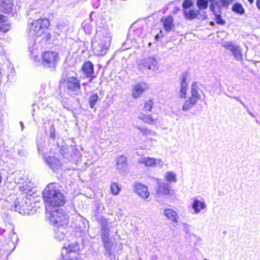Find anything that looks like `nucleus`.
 I'll return each instance as SVG.
<instances>
[{
    "instance_id": "f257e3e1",
    "label": "nucleus",
    "mask_w": 260,
    "mask_h": 260,
    "mask_svg": "<svg viewBox=\"0 0 260 260\" xmlns=\"http://www.w3.org/2000/svg\"><path fill=\"white\" fill-rule=\"evenodd\" d=\"M47 212H50L53 208L60 207L66 203V197L61 190V187L56 183L49 184L43 192Z\"/></svg>"
},
{
    "instance_id": "f03ea898",
    "label": "nucleus",
    "mask_w": 260,
    "mask_h": 260,
    "mask_svg": "<svg viewBox=\"0 0 260 260\" xmlns=\"http://www.w3.org/2000/svg\"><path fill=\"white\" fill-rule=\"evenodd\" d=\"M98 25L97 24L96 33L92 45L95 54L98 56H102L106 53L109 49L112 37L107 26Z\"/></svg>"
},
{
    "instance_id": "7ed1b4c3",
    "label": "nucleus",
    "mask_w": 260,
    "mask_h": 260,
    "mask_svg": "<svg viewBox=\"0 0 260 260\" xmlns=\"http://www.w3.org/2000/svg\"><path fill=\"white\" fill-rule=\"evenodd\" d=\"M14 226L11 223L6 225L5 229L0 228V236L4 239H0V251L11 253L15 248L19 241L18 235L14 232Z\"/></svg>"
},
{
    "instance_id": "20e7f679",
    "label": "nucleus",
    "mask_w": 260,
    "mask_h": 260,
    "mask_svg": "<svg viewBox=\"0 0 260 260\" xmlns=\"http://www.w3.org/2000/svg\"><path fill=\"white\" fill-rule=\"evenodd\" d=\"M200 89L199 84L197 82H193L191 85L190 94V95L186 98L183 103L181 110L183 112H187L192 109L196 105L198 101L201 98Z\"/></svg>"
},
{
    "instance_id": "39448f33",
    "label": "nucleus",
    "mask_w": 260,
    "mask_h": 260,
    "mask_svg": "<svg viewBox=\"0 0 260 260\" xmlns=\"http://www.w3.org/2000/svg\"><path fill=\"white\" fill-rule=\"evenodd\" d=\"M49 25V20L46 18L34 20L27 26V35L30 38L40 37L44 33L45 28Z\"/></svg>"
},
{
    "instance_id": "423d86ee",
    "label": "nucleus",
    "mask_w": 260,
    "mask_h": 260,
    "mask_svg": "<svg viewBox=\"0 0 260 260\" xmlns=\"http://www.w3.org/2000/svg\"><path fill=\"white\" fill-rule=\"evenodd\" d=\"M137 69L141 73L148 75L159 69L158 62L154 57H148L139 61Z\"/></svg>"
},
{
    "instance_id": "0eeeda50",
    "label": "nucleus",
    "mask_w": 260,
    "mask_h": 260,
    "mask_svg": "<svg viewBox=\"0 0 260 260\" xmlns=\"http://www.w3.org/2000/svg\"><path fill=\"white\" fill-rule=\"evenodd\" d=\"M50 214V221L56 226H64L67 224L69 216L66 211L61 209H57L48 212Z\"/></svg>"
},
{
    "instance_id": "6e6552de",
    "label": "nucleus",
    "mask_w": 260,
    "mask_h": 260,
    "mask_svg": "<svg viewBox=\"0 0 260 260\" xmlns=\"http://www.w3.org/2000/svg\"><path fill=\"white\" fill-rule=\"evenodd\" d=\"M42 65L46 68L53 70L56 68L59 61L58 54L54 51H46L42 54Z\"/></svg>"
},
{
    "instance_id": "1a4fd4ad",
    "label": "nucleus",
    "mask_w": 260,
    "mask_h": 260,
    "mask_svg": "<svg viewBox=\"0 0 260 260\" xmlns=\"http://www.w3.org/2000/svg\"><path fill=\"white\" fill-rule=\"evenodd\" d=\"M222 46L229 50L234 58L239 61L243 60V54L241 47L233 42L224 41L222 43Z\"/></svg>"
},
{
    "instance_id": "9d476101",
    "label": "nucleus",
    "mask_w": 260,
    "mask_h": 260,
    "mask_svg": "<svg viewBox=\"0 0 260 260\" xmlns=\"http://www.w3.org/2000/svg\"><path fill=\"white\" fill-rule=\"evenodd\" d=\"M66 88L71 92L78 94L80 89V82L75 77H69L64 82Z\"/></svg>"
},
{
    "instance_id": "9b49d317",
    "label": "nucleus",
    "mask_w": 260,
    "mask_h": 260,
    "mask_svg": "<svg viewBox=\"0 0 260 260\" xmlns=\"http://www.w3.org/2000/svg\"><path fill=\"white\" fill-rule=\"evenodd\" d=\"M138 163L143 164L146 167H157L161 169L164 165V162L160 159H155L153 157H146L139 159Z\"/></svg>"
},
{
    "instance_id": "f8f14e48",
    "label": "nucleus",
    "mask_w": 260,
    "mask_h": 260,
    "mask_svg": "<svg viewBox=\"0 0 260 260\" xmlns=\"http://www.w3.org/2000/svg\"><path fill=\"white\" fill-rule=\"evenodd\" d=\"M148 89V85L146 82H140L133 86L132 95L134 98H139Z\"/></svg>"
},
{
    "instance_id": "ddd939ff",
    "label": "nucleus",
    "mask_w": 260,
    "mask_h": 260,
    "mask_svg": "<svg viewBox=\"0 0 260 260\" xmlns=\"http://www.w3.org/2000/svg\"><path fill=\"white\" fill-rule=\"evenodd\" d=\"M79 247L76 242H73L71 244H64L61 250L62 257H68L71 256L72 254H75L78 251Z\"/></svg>"
},
{
    "instance_id": "4468645a",
    "label": "nucleus",
    "mask_w": 260,
    "mask_h": 260,
    "mask_svg": "<svg viewBox=\"0 0 260 260\" xmlns=\"http://www.w3.org/2000/svg\"><path fill=\"white\" fill-rule=\"evenodd\" d=\"M43 159L47 166L54 172L58 170L61 167V162L58 158L49 155L44 156Z\"/></svg>"
},
{
    "instance_id": "2eb2a0df",
    "label": "nucleus",
    "mask_w": 260,
    "mask_h": 260,
    "mask_svg": "<svg viewBox=\"0 0 260 260\" xmlns=\"http://www.w3.org/2000/svg\"><path fill=\"white\" fill-rule=\"evenodd\" d=\"M188 77L187 72H183L180 77V87L179 89V96L181 99H186L188 90V83L186 80Z\"/></svg>"
},
{
    "instance_id": "dca6fc26",
    "label": "nucleus",
    "mask_w": 260,
    "mask_h": 260,
    "mask_svg": "<svg viewBox=\"0 0 260 260\" xmlns=\"http://www.w3.org/2000/svg\"><path fill=\"white\" fill-rule=\"evenodd\" d=\"M18 188L22 193L29 196H32L36 190L33 183L30 181H24L18 185Z\"/></svg>"
},
{
    "instance_id": "f3484780",
    "label": "nucleus",
    "mask_w": 260,
    "mask_h": 260,
    "mask_svg": "<svg viewBox=\"0 0 260 260\" xmlns=\"http://www.w3.org/2000/svg\"><path fill=\"white\" fill-rule=\"evenodd\" d=\"M158 185L156 190V194L160 197L164 195H169L172 191L169 184L164 182H158Z\"/></svg>"
},
{
    "instance_id": "a211bd4d",
    "label": "nucleus",
    "mask_w": 260,
    "mask_h": 260,
    "mask_svg": "<svg viewBox=\"0 0 260 260\" xmlns=\"http://www.w3.org/2000/svg\"><path fill=\"white\" fill-rule=\"evenodd\" d=\"M14 7L13 0H0V11L7 14L12 13Z\"/></svg>"
},
{
    "instance_id": "6ab92c4d",
    "label": "nucleus",
    "mask_w": 260,
    "mask_h": 260,
    "mask_svg": "<svg viewBox=\"0 0 260 260\" xmlns=\"http://www.w3.org/2000/svg\"><path fill=\"white\" fill-rule=\"evenodd\" d=\"M191 207L193 210V213L198 214L201 211L206 209L207 205L205 202L201 201L196 198L193 200Z\"/></svg>"
},
{
    "instance_id": "aec40b11",
    "label": "nucleus",
    "mask_w": 260,
    "mask_h": 260,
    "mask_svg": "<svg viewBox=\"0 0 260 260\" xmlns=\"http://www.w3.org/2000/svg\"><path fill=\"white\" fill-rule=\"evenodd\" d=\"M134 189L137 194L143 199H147L149 196V192L148 191L147 187L141 184L136 183Z\"/></svg>"
},
{
    "instance_id": "412c9836",
    "label": "nucleus",
    "mask_w": 260,
    "mask_h": 260,
    "mask_svg": "<svg viewBox=\"0 0 260 260\" xmlns=\"http://www.w3.org/2000/svg\"><path fill=\"white\" fill-rule=\"evenodd\" d=\"M232 0H213L212 5H210V9L213 12H216V9L219 11L221 7L229 5Z\"/></svg>"
},
{
    "instance_id": "4be33fe9",
    "label": "nucleus",
    "mask_w": 260,
    "mask_h": 260,
    "mask_svg": "<svg viewBox=\"0 0 260 260\" xmlns=\"http://www.w3.org/2000/svg\"><path fill=\"white\" fill-rule=\"evenodd\" d=\"M163 214L173 222H178L179 216L177 213L171 208H166L164 210Z\"/></svg>"
},
{
    "instance_id": "5701e85b",
    "label": "nucleus",
    "mask_w": 260,
    "mask_h": 260,
    "mask_svg": "<svg viewBox=\"0 0 260 260\" xmlns=\"http://www.w3.org/2000/svg\"><path fill=\"white\" fill-rule=\"evenodd\" d=\"M161 22L162 23L164 29L167 32L170 31L174 28L173 19L171 16H164L162 17Z\"/></svg>"
},
{
    "instance_id": "b1692460",
    "label": "nucleus",
    "mask_w": 260,
    "mask_h": 260,
    "mask_svg": "<svg viewBox=\"0 0 260 260\" xmlns=\"http://www.w3.org/2000/svg\"><path fill=\"white\" fill-rule=\"evenodd\" d=\"M127 158L124 155L117 156L116 158V168L119 170H125L127 167Z\"/></svg>"
},
{
    "instance_id": "393cba45",
    "label": "nucleus",
    "mask_w": 260,
    "mask_h": 260,
    "mask_svg": "<svg viewBox=\"0 0 260 260\" xmlns=\"http://www.w3.org/2000/svg\"><path fill=\"white\" fill-rule=\"evenodd\" d=\"M82 69L86 77H90L93 75L94 73L93 64L90 61L85 62Z\"/></svg>"
},
{
    "instance_id": "a878e982",
    "label": "nucleus",
    "mask_w": 260,
    "mask_h": 260,
    "mask_svg": "<svg viewBox=\"0 0 260 260\" xmlns=\"http://www.w3.org/2000/svg\"><path fill=\"white\" fill-rule=\"evenodd\" d=\"M56 227L57 229L54 230L55 239L59 241H64L66 237L65 232H66L64 226Z\"/></svg>"
},
{
    "instance_id": "bb28decb",
    "label": "nucleus",
    "mask_w": 260,
    "mask_h": 260,
    "mask_svg": "<svg viewBox=\"0 0 260 260\" xmlns=\"http://www.w3.org/2000/svg\"><path fill=\"white\" fill-rule=\"evenodd\" d=\"M102 241L105 248V254L108 256L111 255L112 253L111 248L114 244L113 241L110 238L102 239Z\"/></svg>"
},
{
    "instance_id": "cd10ccee",
    "label": "nucleus",
    "mask_w": 260,
    "mask_h": 260,
    "mask_svg": "<svg viewBox=\"0 0 260 260\" xmlns=\"http://www.w3.org/2000/svg\"><path fill=\"white\" fill-rule=\"evenodd\" d=\"M199 14L198 10H185L184 11V15L186 19H193L197 17Z\"/></svg>"
},
{
    "instance_id": "c85d7f7f",
    "label": "nucleus",
    "mask_w": 260,
    "mask_h": 260,
    "mask_svg": "<svg viewBox=\"0 0 260 260\" xmlns=\"http://www.w3.org/2000/svg\"><path fill=\"white\" fill-rule=\"evenodd\" d=\"M139 118L144 122L149 124H152L154 123L155 120L152 118L151 115H146L145 114H141L139 115Z\"/></svg>"
},
{
    "instance_id": "c756f323",
    "label": "nucleus",
    "mask_w": 260,
    "mask_h": 260,
    "mask_svg": "<svg viewBox=\"0 0 260 260\" xmlns=\"http://www.w3.org/2000/svg\"><path fill=\"white\" fill-rule=\"evenodd\" d=\"M176 173L171 171H168L165 173V178L169 182H176Z\"/></svg>"
},
{
    "instance_id": "7c9ffc66",
    "label": "nucleus",
    "mask_w": 260,
    "mask_h": 260,
    "mask_svg": "<svg viewBox=\"0 0 260 260\" xmlns=\"http://www.w3.org/2000/svg\"><path fill=\"white\" fill-rule=\"evenodd\" d=\"M213 0H197V6L200 10H204L207 8L209 2L212 5Z\"/></svg>"
},
{
    "instance_id": "2f4dec72",
    "label": "nucleus",
    "mask_w": 260,
    "mask_h": 260,
    "mask_svg": "<svg viewBox=\"0 0 260 260\" xmlns=\"http://www.w3.org/2000/svg\"><path fill=\"white\" fill-rule=\"evenodd\" d=\"M99 100V96L97 93H92L89 98V103L90 107L93 109Z\"/></svg>"
},
{
    "instance_id": "473e14b6",
    "label": "nucleus",
    "mask_w": 260,
    "mask_h": 260,
    "mask_svg": "<svg viewBox=\"0 0 260 260\" xmlns=\"http://www.w3.org/2000/svg\"><path fill=\"white\" fill-rule=\"evenodd\" d=\"M232 10L240 15H243L245 12L244 9L242 5L239 3H236L233 5Z\"/></svg>"
},
{
    "instance_id": "72a5a7b5",
    "label": "nucleus",
    "mask_w": 260,
    "mask_h": 260,
    "mask_svg": "<svg viewBox=\"0 0 260 260\" xmlns=\"http://www.w3.org/2000/svg\"><path fill=\"white\" fill-rule=\"evenodd\" d=\"M121 189L116 183H113L111 185V191L114 195H117Z\"/></svg>"
},
{
    "instance_id": "f704fd0d",
    "label": "nucleus",
    "mask_w": 260,
    "mask_h": 260,
    "mask_svg": "<svg viewBox=\"0 0 260 260\" xmlns=\"http://www.w3.org/2000/svg\"><path fill=\"white\" fill-rule=\"evenodd\" d=\"M153 106V102L150 100L145 102L144 109L145 111L151 112Z\"/></svg>"
},
{
    "instance_id": "c9c22d12",
    "label": "nucleus",
    "mask_w": 260,
    "mask_h": 260,
    "mask_svg": "<svg viewBox=\"0 0 260 260\" xmlns=\"http://www.w3.org/2000/svg\"><path fill=\"white\" fill-rule=\"evenodd\" d=\"M14 208L16 211H17V212H19L20 213H21L22 211H24L25 208L24 207V205L20 204V203L19 202L15 201L14 203Z\"/></svg>"
},
{
    "instance_id": "e433bc0d",
    "label": "nucleus",
    "mask_w": 260,
    "mask_h": 260,
    "mask_svg": "<svg viewBox=\"0 0 260 260\" xmlns=\"http://www.w3.org/2000/svg\"><path fill=\"white\" fill-rule=\"evenodd\" d=\"M11 28V25L9 22H5L0 25V31L3 32H7Z\"/></svg>"
},
{
    "instance_id": "4c0bfd02",
    "label": "nucleus",
    "mask_w": 260,
    "mask_h": 260,
    "mask_svg": "<svg viewBox=\"0 0 260 260\" xmlns=\"http://www.w3.org/2000/svg\"><path fill=\"white\" fill-rule=\"evenodd\" d=\"M101 230H110V223L106 219H103L101 220Z\"/></svg>"
},
{
    "instance_id": "58836bf2",
    "label": "nucleus",
    "mask_w": 260,
    "mask_h": 260,
    "mask_svg": "<svg viewBox=\"0 0 260 260\" xmlns=\"http://www.w3.org/2000/svg\"><path fill=\"white\" fill-rule=\"evenodd\" d=\"M49 135L50 138L52 140H55L56 139L55 130L54 126L53 124H51L49 127Z\"/></svg>"
},
{
    "instance_id": "ea45409f",
    "label": "nucleus",
    "mask_w": 260,
    "mask_h": 260,
    "mask_svg": "<svg viewBox=\"0 0 260 260\" xmlns=\"http://www.w3.org/2000/svg\"><path fill=\"white\" fill-rule=\"evenodd\" d=\"M216 12H217V11H216V12L214 13L215 15V20L216 23L218 24H219V25H224L225 24L224 20H223L222 19L220 15L216 14Z\"/></svg>"
},
{
    "instance_id": "a19ab883",
    "label": "nucleus",
    "mask_w": 260,
    "mask_h": 260,
    "mask_svg": "<svg viewBox=\"0 0 260 260\" xmlns=\"http://www.w3.org/2000/svg\"><path fill=\"white\" fill-rule=\"evenodd\" d=\"M143 29L140 27L135 29L134 31V35L138 37H143Z\"/></svg>"
},
{
    "instance_id": "79ce46f5",
    "label": "nucleus",
    "mask_w": 260,
    "mask_h": 260,
    "mask_svg": "<svg viewBox=\"0 0 260 260\" xmlns=\"http://www.w3.org/2000/svg\"><path fill=\"white\" fill-rule=\"evenodd\" d=\"M45 148L44 143H38V150L39 153L42 154V155L44 156H46L44 154V149Z\"/></svg>"
},
{
    "instance_id": "37998d69",
    "label": "nucleus",
    "mask_w": 260,
    "mask_h": 260,
    "mask_svg": "<svg viewBox=\"0 0 260 260\" xmlns=\"http://www.w3.org/2000/svg\"><path fill=\"white\" fill-rule=\"evenodd\" d=\"M110 232V231L101 230L102 240L106 239V238H110L109 237Z\"/></svg>"
},
{
    "instance_id": "c03bdc74",
    "label": "nucleus",
    "mask_w": 260,
    "mask_h": 260,
    "mask_svg": "<svg viewBox=\"0 0 260 260\" xmlns=\"http://www.w3.org/2000/svg\"><path fill=\"white\" fill-rule=\"evenodd\" d=\"M192 5V3L190 0H185L182 4V6L184 10H187V9H188Z\"/></svg>"
},
{
    "instance_id": "a18cd8bd",
    "label": "nucleus",
    "mask_w": 260,
    "mask_h": 260,
    "mask_svg": "<svg viewBox=\"0 0 260 260\" xmlns=\"http://www.w3.org/2000/svg\"><path fill=\"white\" fill-rule=\"evenodd\" d=\"M137 128L144 135L146 136H148V133L150 129H147L144 127H142L140 126L137 127Z\"/></svg>"
},
{
    "instance_id": "49530a36",
    "label": "nucleus",
    "mask_w": 260,
    "mask_h": 260,
    "mask_svg": "<svg viewBox=\"0 0 260 260\" xmlns=\"http://www.w3.org/2000/svg\"><path fill=\"white\" fill-rule=\"evenodd\" d=\"M182 225L183 227V230L186 233H189L190 231V225L185 222H183L182 223Z\"/></svg>"
},
{
    "instance_id": "de8ad7c7",
    "label": "nucleus",
    "mask_w": 260,
    "mask_h": 260,
    "mask_svg": "<svg viewBox=\"0 0 260 260\" xmlns=\"http://www.w3.org/2000/svg\"><path fill=\"white\" fill-rule=\"evenodd\" d=\"M84 29L86 34H89L91 33L92 28L90 25L85 24L84 26Z\"/></svg>"
},
{
    "instance_id": "09e8293b",
    "label": "nucleus",
    "mask_w": 260,
    "mask_h": 260,
    "mask_svg": "<svg viewBox=\"0 0 260 260\" xmlns=\"http://www.w3.org/2000/svg\"><path fill=\"white\" fill-rule=\"evenodd\" d=\"M18 153L19 155L20 156H25L26 155L27 152L24 149L19 150L18 151Z\"/></svg>"
},
{
    "instance_id": "8fccbe9b",
    "label": "nucleus",
    "mask_w": 260,
    "mask_h": 260,
    "mask_svg": "<svg viewBox=\"0 0 260 260\" xmlns=\"http://www.w3.org/2000/svg\"><path fill=\"white\" fill-rule=\"evenodd\" d=\"M192 236H193L196 238V243H195V244H199V243H200L202 242V240L201 238H200V237H199L197 236V235H196L195 234H192Z\"/></svg>"
},
{
    "instance_id": "3c124183",
    "label": "nucleus",
    "mask_w": 260,
    "mask_h": 260,
    "mask_svg": "<svg viewBox=\"0 0 260 260\" xmlns=\"http://www.w3.org/2000/svg\"><path fill=\"white\" fill-rule=\"evenodd\" d=\"M6 17L2 14H0V23L4 22L6 21Z\"/></svg>"
},
{
    "instance_id": "603ef678",
    "label": "nucleus",
    "mask_w": 260,
    "mask_h": 260,
    "mask_svg": "<svg viewBox=\"0 0 260 260\" xmlns=\"http://www.w3.org/2000/svg\"><path fill=\"white\" fill-rule=\"evenodd\" d=\"M156 135H157L156 133L154 131H153L152 130H149L148 136H151L155 137Z\"/></svg>"
},
{
    "instance_id": "864d4df0",
    "label": "nucleus",
    "mask_w": 260,
    "mask_h": 260,
    "mask_svg": "<svg viewBox=\"0 0 260 260\" xmlns=\"http://www.w3.org/2000/svg\"><path fill=\"white\" fill-rule=\"evenodd\" d=\"M35 42L33 41V47H35ZM29 49V51L31 52V54H33L34 53V52L35 51V48L34 47L33 48H31V47H29L28 48Z\"/></svg>"
},
{
    "instance_id": "5fc2aeb1",
    "label": "nucleus",
    "mask_w": 260,
    "mask_h": 260,
    "mask_svg": "<svg viewBox=\"0 0 260 260\" xmlns=\"http://www.w3.org/2000/svg\"><path fill=\"white\" fill-rule=\"evenodd\" d=\"M234 99H235L237 101L239 102L242 105L244 106V103L241 100L240 98L239 97H235L234 96L233 98Z\"/></svg>"
},
{
    "instance_id": "6e6d98bb",
    "label": "nucleus",
    "mask_w": 260,
    "mask_h": 260,
    "mask_svg": "<svg viewBox=\"0 0 260 260\" xmlns=\"http://www.w3.org/2000/svg\"><path fill=\"white\" fill-rule=\"evenodd\" d=\"M256 5L257 8L260 10V0H256Z\"/></svg>"
},
{
    "instance_id": "4d7b16f0",
    "label": "nucleus",
    "mask_w": 260,
    "mask_h": 260,
    "mask_svg": "<svg viewBox=\"0 0 260 260\" xmlns=\"http://www.w3.org/2000/svg\"><path fill=\"white\" fill-rule=\"evenodd\" d=\"M89 77V81H88V82H89V83H90V82H92V81H93V79H94V78H95V76H93V75H92L91 76Z\"/></svg>"
},
{
    "instance_id": "13d9d810",
    "label": "nucleus",
    "mask_w": 260,
    "mask_h": 260,
    "mask_svg": "<svg viewBox=\"0 0 260 260\" xmlns=\"http://www.w3.org/2000/svg\"><path fill=\"white\" fill-rule=\"evenodd\" d=\"M2 122H3L2 117L0 115V132H1V130H2Z\"/></svg>"
},
{
    "instance_id": "bf43d9fd",
    "label": "nucleus",
    "mask_w": 260,
    "mask_h": 260,
    "mask_svg": "<svg viewBox=\"0 0 260 260\" xmlns=\"http://www.w3.org/2000/svg\"><path fill=\"white\" fill-rule=\"evenodd\" d=\"M149 141L152 143L156 142V140L152 138H150Z\"/></svg>"
},
{
    "instance_id": "052dcab7",
    "label": "nucleus",
    "mask_w": 260,
    "mask_h": 260,
    "mask_svg": "<svg viewBox=\"0 0 260 260\" xmlns=\"http://www.w3.org/2000/svg\"><path fill=\"white\" fill-rule=\"evenodd\" d=\"M248 1L249 2L250 4H252L254 0H248Z\"/></svg>"
},
{
    "instance_id": "680f3d73",
    "label": "nucleus",
    "mask_w": 260,
    "mask_h": 260,
    "mask_svg": "<svg viewBox=\"0 0 260 260\" xmlns=\"http://www.w3.org/2000/svg\"><path fill=\"white\" fill-rule=\"evenodd\" d=\"M21 125V127H22V129H23V123L22 122H20Z\"/></svg>"
},
{
    "instance_id": "e2e57ef3",
    "label": "nucleus",
    "mask_w": 260,
    "mask_h": 260,
    "mask_svg": "<svg viewBox=\"0 0 260 260\" xmlns=\"http://www.w3.org/2000/svg\"><path fill=\"white\" fill-rule=\"evenodd\" d=\"M7 78H8V80H9L10 79V75H8L7 76Z\"/></svg>"
},
{
    "instance_id": "0e129e2a",
    "label": "nucleus",
    "mask_w": 260,
    "mask_h": 260,
    "mask_svg": "<svg viewBox=\"0 0 260 260\" xmlns=\"http://www.w3.org/2000/svg\"><path fill=\"white\" fill-rule=\"evenodd\" d=\"M176 9H177V11H179V10H180V9H179V8H176Z\"/></svg>"
},
{
    "instance_id": "69168bd1",
    "label": "nucleus",
    "mask_w": 260,
    "mask_h": 260,
    "mask_svg": "<svg viewBox=\"0 0 260 260\" xmlns=\"http://www.w3.org/2000/svg\"><path fill=\"white\" fill-rule=\"evenodd\" d=\"M34 57L35 58V59H36V57H37V56H35Z\"/></svg>"
}]
</instances>
